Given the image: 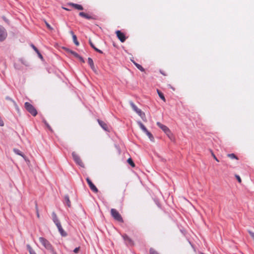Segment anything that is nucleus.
<instances>
[{
	"mask_svg": "<svg viewBox=\"0 0 254 254\" xmlns=\"http://www.w3.org/2000/svg\"><path fill=\"white\" fill-rule=\"evenodd\" d=\"M145 133L148 136V137H149L151 141H154V137L151 132L147 130V132H146Z\"/></svg>",
	"mask_w": 254,
	"mask_h": 254,
	"instance_id": "26",
	"label": "nucleus"
},
{
	"mask_svg": "<svg viewBox=\"0 0 254 254\" xmlns=\"http://www.w3.org/2000/svg\"><path fill=\"white\" fill-rule=\"evenodd\" d=\"M77 59H79V60L81 62H82V63H84L85 62V61H84V59H83V58H82V57H81V56H79V57L77 58Z\"/></svg>",
	"mask_w": 254,
	"mask_h": 254,
	"instance_id": "38",
	"label": "nucleus"
},
{
	"mask_svg": "<svg viewBox=\"0 0 254 254\" xmlns=\"http://www.w3.org/2000/svg\"><path fill=\"white\" fill-rule=\"evenodd\" d=\"M138 125L139 126L140 128L145 133L147 132V129L146 127L143 125V124L140 121L137 122Z\"/></svg>",
	"mask_w": 254,
	"mask_h": 254,
	"instance_id": "19",
	"label": "nucleus"
},
{
	"mask_svg": "<svg viewBox=\"0 0 254 254\" xmlns=\"http://www.w3.org/2000/svg\"><path fill=\"white\" fill-rule=\"evenodd\" d=\"M13 151L17 155L22 156L24 158V159L25 160V161L28 162H30L29 160L27 159V158L24 155V154L23 153H22V152L21 151H20L19 149L14 148Z\"/></svg>",
	"mask_w": 254,
	"mask_h": 254,
	"instance_id": "9",
	"label": "nucleus"
},
{
	"mask_svg": "<svg viewBox=\"0 0 254 254\" xmlns=\"http://www.w3.org/2000/svg\"><path fill=\"white\" fill-rule=\"evenodd\" d=\"M160 72L161 73V74H163V75H165V74H164V72H161V71H160Z\"/></svg>",
	"mask_w": 254,
	"mask_h": 254,
	"instance_id": "49",
	"label": "nucleus"
},
{
	"mask_svg": "<svg viewBox=\"0 0 254 254\" xmlns=\"http://www.w3.org/2000/svg\"><path fill=\"white\" fill-rule=\"evenodd\" d=\"M70 34L72 35V37L73 36V35H75L74 34V33L73 32V31H71L70 32Z\"/></svg>",
	"mask_w": 254,
	"mask_h": 254,
	"instance_id": "46",
	"label": "nucleus"
},
{
	"mask_svg": "<svg viewBox=\"0 0 254 254\" xmlns=\"http://www.w3.org/2000/svg\"><path fill=\"white\" fill-rule=\"evenodd\" d=\"M89 43L91 46V47L94 49L95 51H96V52L100 53V54H102L103 53V52L102 51H101L100 50L97 49L96 47H95V46L94 45V44H93V43L91 42V41L90 40H89Z\"/></svg>",
	"mask_w": 254,
	"mask_h": 254,
	"instance_id": "18",
	"label": "nucleus"
},
{
	"mask_svg": "<svg viewBox=\"0 0 254 254\" xmlns=\"http://www.w3.org/2000/svg\"><path fill=\"white\" fill-rule=\"evenodd\" d=\"M227 156L232 159H235L237 160L238 159V157L234 153L228 154H227Z\"/></svg>",
	"mask_w": 254,
	"mask_h": 254,
	"instance_id": "27",
	"label": "nucleus"
},
{
	"mask_svg": "<svg viewBox=\"0 0 254 254\" xmlns=\"http://www.w3.org/2000/svg\"><path fill=\"white\" fill-rule=\"evenodd\" d=\"M138 125L139 126L140 128L145 133L147 132V129L146 127L143 125V124L140 121L137 122Z\"/></svg>",
	"mask_w": 254,
	"mask_h": 254,
	"instance_id": "20",
	"label": "nucleus"
},
{
	"mask_svg": "<svg viewBox=\"0 0 254 254\" xmlns=\"http://www.w3.org/2000/svg\"><path fill=\"white\" fill-rule=\"evenodd\" d=\"M53 254H57L56 252H53Z\"/></svg>",
	"mask_w": 254,
	"mask_h": 254,
	"instance_id": "50",
	"label": "nucleus"
},
{
	"mask_svg": "<svg viewBox=\"0 0 254 254\" xmlns=\"http://www.w3.org/2000/svg\"><path fill=\"white\" fill-rule=\"evenodd\" d=\"M37 54L38 55L40 59H43V57H42V55L40 54V53L39 52V53H37Z\"/></svg>",
	"mask_w": 254,
	"mask_h": 254,
	"instance_id": "45",
	"label": "nucleus"
},
{
	"mask_svg": "<svg viewBox=\"0 0 254 254\" xmlns=\"http://www.w3.org/2000/svg\"><path fill=\"white\" fill-rule=\"evenodd\" d=\"M137 114L138 115V116H139L141 117V118L142 119V120L143 121L146 122L147 119L146 118L145 114L144 112H143L142 111H141Z\"/></svg>",
	"mask_w": 254,
	"mask_h": 254,
	"instance_id": "21",
	"label": "nucleus"
},
{
	"mask_svg": "<svg viewBox=\"0 0 254 254\" xmlns=\"http://www.w3.org/2000/svg\"><path fill=\"white\" fill-rule=\"evenodd\" d=\"M116 34L117 36L118 37V39L121 41L122 42H124L126 40V37L123 32H122L120 30H118L116 31Z\"/></svg>",
	"mask_w": 254,
	"mask_h": 254,
	"instance_id": "8",
	"label": "nucleus"
},
{
	"mask_svg": "<svg viewBox=\"0 0 254 254\" xmlns=\"http://www.w3.org/2000/svg\"><path fill=\"white\" fill-rule=\"evenodd\" d=\"M26 247L30 254H36V252L33 250L29 245H27Z\"/></svg>",
	"mask_w": 254,
	"mask_h": 254,
	"instance_id": "23",
	"label": "nucleus"
},
{
	"mask_svg": "<svg viewBox=\"0 0 254 254\" xmlns=\"http://www.w3.org/2000/svg\"><path fill=\"white\" fill-rule=\"evenodd\" d=\"M88 63L89 64L90 67L93 70H94L95 68L94 64V62L93 60L91 58H88Z\"/></svg>",
	"mask_w": 254,
	"mask_h": 254,
	"instance_id": "17",
	"label": "nucleus"
},
{
	"mask_svg": "<svg viewBox=\"0 0 254 254\" xmlns=\"http://www.w3.org/2000/svg\"><path fill=\"white\" fill-rule=\"evenodd\" d=\"M56 225L57 226L59 232L62 236L65 237L67 236V233L63 229L61 223H58Z\"/></svg>",
	"mask_w": 254,
	"mask_h": 254,
	"instance_id": "10",
	"label": "nucleus"
},
{
	"mask_svg": "<svg viewBox=\"0 0 254 254\" xmlns=\"http://www.w3.org/2000/svg\"><path fill=\"white\" fill-rule=\"evenodd\" d=\"M69 5L72 6L74 8L77 9L78 10H81L83 9V6L81 5H80V4H78L70 3L69 4Z\"/></svg>",
	"mask_w": 254,
	"mask_h": 254,
	"instance_id": "16",
	"label": "nucleus"
},
{
	"mask_svg": "<svg viewBox=\"0 0 254 254\" xmlns=\"http://www.w3.org/2000/svg\"><path fill=\"white\" fill-rule=\"evenodd\" d=\"M36 213H37V217L39 218L40 217V215H39V211H38V207H37V205L36 206Z\"/></svg>",
	"mask_w": 254,
	"mask_h": 254,
	"instance_id": "42",
	"label": "nucleus"
},
{
	"mask_svg": "<svg viewBox=\"0 0 254 254\" xmlns=\"http://www.w3.org/2000/svg\"><path fill=\"white\" fill-rule=\"evenodd\" d=\"M158 94L159 96L160 97L161 99H162L164 102L166 101L165 98L163 95V94L158 89L157 90Z\"/></svg>",
	"mask_w": 254,
	"mask_h": 254,
	"instance_id": "25",
	"label": "nucleus"
},
{
	"mask_svg": "<svg viewBox=\"0 0 254 254\" xmlns=\"http://www.w3.org/2000/svg\"><path fill=\"white\" fill-rule=\"evenodd\" d=\"M24 107L26 110L32 116H36L37 115V111L35 108L30 103L25 102L24 104Z\"/></svg>",
	"mask_w": 254,
	"mask_h": 254,
	"instance_id": "2",
	"label": "nucleus"
},
{
	"mask_svg": "<svg viewBox=\"0 0 254 254\" xmlns=\"http://www.w3.org/2000/svg\"><path fill=\"white\" fill-rule=\"evenodd\" d=\"M134 65L136 66V67L140 71H144V68L140 64H138L137 63H135V62H133Z\"/></svg>",
	"mask_w": 254,
	"mask_h": 254,
	"instance_id": "24",
	"label": "nucleus"
},
{
	"mask_svg": "<svg viewBox=\"0 0 254 254\" xmlns=\"http://www.w3.org/2000/svg\"><path fill=\"white\" fill-rule=\"evenodd\" d=\"M160 72L161 73V74H163V75H165V74H164V72H161V71H160Z\"/></svg>",
	"mask_w": 254,
	"mask_h": 254,
	"instance_id": "48",
	"label": "nucleus"
},
{
	"mask_svg": "<svg viewBox=\"0 0 254 254\" xmlns=\"http://www.w3.org/2000/svg\"><path fill=\"white\" fill-rule=\"evenodd\" d=\"M39 241L46 249L51 251V252L53 254V252H55V251L53 248L52 245L50 243V242L47 239H45L43 237H40Z\"/></svg>",
	"mask_w": 254,
	"mask_h": 254,
	"instance_id": "1",
	"label": "nucleus"
},
{
	"mask_svg": "<svg viewBox=\"0 0 254 254\" xmlns=\"http://www.w3.org/2000/svg\"><path fill=\"white\" fill-rule=\"evenodd\" d=\"M7 32L5 28L0 26V42L3 41L7 37Z\"/></svg>",
	"mask_w": 254,
	"mask_h": 254,
	"instance_id": "5",
	"label": "nucleus"
},
{
	"mask_svg": "<svg viewBox=\"0 0 254 254\" xmlns=\"http://www.w3.org/2000/svg\"><path fill=\"white\" fill-rule=\"evenodd\" d=\"M52 219L54 221V223L57 225V224L60 223V221L59 220L55 212H53L52 213Z\"/></svg>",
	"mask_w": 254,
	"mask_h": 254,
	"instance_id": "14",
	"label": "nucleus"
},
{
	"mask_svg": "<svg viewBox=\"0 0 254 254\" xmlns=\"http://www.w3.org/2000/svg\"><path fill=\"white\" fill-rule=\"evenodd\" d=\"M68 51H69V52H70V53L72 55H73L75 57H76V58H77L79 57V55L77 53H76V52H74V51H71V50H69Z\"/></svg>",
	"mask_w": 254,
	"mask_h": 254,
	"instance_id": "31",
	"label": "nucleus"
},
{
	"mask_svg": "<svg viewBox=\"0 0 254 254\" xmlns=\"http://www.w3.org/2000/svg\"><path fill=\"white\" fill-rule=\"evenodd\" d=\"M122 237L123 238L126 245L131 246L134 245L133 240L127 234L123 235Z\"/></svg>",
	"mask_w": 254,
	"mask_h": 254,
	"instance_id": "6",
	"label": "nucleus"
},
{
	"mask_svg": "<svg viewBox=\"0 0 254 254\" xmlns=\"http://www.w3.org/2000/svg\"><path fill=\"white\" fill-rule=\"evenodd\" d=\"M32 47L33 48V49H34V50L37 53H39V51L37 49V48L33 45H31Z\"/></svg>",
	"mask_w": 254,
	"mask_h": 254,
	"instance_id": "37",
	"label": "nucleus"
},
{
	"mask_svg": "<svg viewBox=\"0 0 254 254\" xmlns=\"http://www.w3.org/2000/svg\"><path fill=\"white\" fill-rule=\"evenodd\" d=\"M129 104L133 110L137 114H138V113L141 111L140 109H138L132 101H130Z\"/></svg>",
	"mask_w": 254,
	"mask_h": 254,
	"instance_id": "13",
	"label": "nucleus"
},
{
	"mask_svg": "<svg viewBox=\"0 0 254 254\" xmlns=\"http://www.w3.org/2000/svg\"><path fill=\"white\" fill-rule=\"evenodd\" d=\"M149 254H159V253L156 251L153 248H150L149 250Z\"/></svg>",
	"mask_w": 254,
	"mask_h": 254,
	"instance_id": "30",
	"label": "nucleus"
},
{
	"mask_svg": "<svg viewBox=\"0 0 254 254\" xmlns=\"http://www.w3.org/2000/svg\"><path fill=\"white\" fill-rule=\"evenodd\" d=\"M98 122L103 129L106 131L108 130V126L105 122L99 119L98 120Z\"/></svg>",
	"mask_w": 254,
	"mask_h": 254,
	"instance_id": "12",
	"label": "nucleus"
},
{
	"mask_svg": "<svg viewBox=\"0 0 254 254\" xmlns=\"http://www.w3.org/2000/svg\"><path fill=\"white\" fill-rule=\"evenodd\" d=\"M127 162L131 167H135V164L131 158H128L127 160Z\"/></svg>",
	"mask_w": 254,
	"mask_h": 254,
	"instance_id": "28",
	"label": "nucleus"
},
{
	"mask_svg": "<svg viewBox=\"0 0 254 254\" xmlns=\"http://www.w3.org/2000/svg\"><path fill=\"white\" fill-rule=\"evenodd\" d=\"M211 154H212V156H213V158L217 162H219V160L217 158V157H216V156L214 154V153L211 152Z\"/></svg>",
	"mask_w": 254,
	"mask_h": 254,
	"instance_id": "39",
	"label": "nucleus"
},
{
	"mask_svg": "<svg viewBox=\"0 0 254 254\" xmlns=\"http://www.w3.org/2000/svg\"><path fill=\"white\" fill-rule=\"evenodd\" d=\"M253 240H254V239H253Z\"/></svg>",
	"mask_w": 254,
	"mask_h": 254,
	"instance_id": "51",
	"label": "nucleus"
},
{
	"mask_svg": "<svg viewBox=\"0 0 254 254\" xmlns=\"http://www.w3.org/2000/svg\"><path fill=\"white\" fill-rule=\"evenodd\" d=\"M165 133L166 134V135L168 136V137L170 139H172L173 136V134L171 133V132L170 129H169V132H165Z\"/></svg>",
	"mask_w": 254,
	"mask_h": 254,
	"instance_id": "32",
	"label": "nucleus"
},
{
	"mask_svg": "<svg viewBox=\"0 0 254 254\" xmlns=\"http://www.w3.org/2000/svg\"><path fill=\"white\" fill-rule=\"evenodd\" d=\"M64 200H65V202L66 204V205L69 207H70L71 206V203H70V201L69 200V198L68 197V195H65V197H64Z\"/></svg>",
	"mask_w": 254,
	"mask_h": 254,
	"instance_id": "22",
	"label": "nucleus"
},
{
	"mask_svg": "<svg viewBox=\"0 0 254 254\" xmlns=\"http://www.w3.org/2000/svg\"><path fill=\"white\" fill-rule=\"evenodd\" d=\"M249 233L250 235H251V236L252 237V238L253 239H254V233L251 231H249Z\"/></svg>",
	"mask_w": 254,
	"mask_h": 254,
	"instance_id": "40",
	"label": "nucleus"
},
{
	"mask_svg": "<svg viewBox=\"0 0 254 254\" xmlns=\"http://www.w3.org/2000/svg\"><path fill=\"white\" fill-rule=\"evenodd\" d=\"M64 9H65V10H69V9H68V8H64Z\"/></svg>",
	"mask_w": 254,
	"mask_h": 254,
	"instance_id": "47",
	"label": "nucleus"
},
{
	"mask_svg": "<svg viewBox=\"0 0 254 254\" xmlns=\"http://www.w3.org/2000/svg\"><path fill=\"white\" fill-rule=\"evenodd\" d=\"M13 103L14 105V106L15 107V109L18 112H19V107L18 106V105H17V104L16 103V102L14 101H13Z\"/></svg>",
	"mask_w": 254,
	"mask_h": 254,
	"instance_id": "35",
	"label": "nucleus"
},
{
	"mask_svg": "<svg viewBox=\"0 0 254 254\" xmlns=\"http://www.w3.org/2000/svg\"><path fill=\"white\" fill-rule=\"evenodd\" d=\"M86 181L90 188V189L95 192H97L98 191V190L97 188L96 187V186L93 184L92 181L88 178H86Z\"/></svg>",
	"mask_w": 254,
	"mask_h": 254,
	"instance_id": "7",
	"label": "nucleus"
},
{
	"mask_svg": "<svg viewBox=\"0 0 254 254\" xmlns=\"http://www.w3.org/2000/svg\"><path fill=\"white\" fill-rule=\"evenodd\" d=\"M72 39H73V41L74 43L75 44V45L76 46H78L79 45V43L77 40V37H76V35H73Z\"/></svg>",
	"mask_w": 254,
	"mask_h": 254,
	"instance_id": "29",
	"label": "nucleus"
},
{
	"mask_svg": "<svg viewBox=\"0 0 254 254\" xmlns=\"http://www.w3.org/2000/svg\"><path fill=\"white\" fill-rule=\"evenodd\" d=\"M5 99L7 100L11 101L13 102V100L11 98H10L9 97H8V96L6 97Z\"/></svg>",
	"mask_w": 254,
	"mask_h": 254,
	"instance_id": "44",
	"label": "nucleus"
},
{
	"mask_svg": "<svg viewBox=\"0 0 254 254\" xmlns=\"http://www.w3.org/2000/svg\"><path fill=\"white\" fill-rule=\"evenodd\" d=\"M79 15L81 16V17H83L86 19H94L93 17L90 15H89L87 13H85L83 12H79Z\"/></svg>",
	"mask_w": 254,
	"mask_h": 254,
	"instance_id": "15",
	"label": "nucleus"
},
{
	"mask_svg": "<svg viewBox=\"0 0 254 254\" xmlns=\"http://www.w3.org/2000/svg\"><path fill=\"white\" fill-rule=\"evenodd\" d=\"M235 177H236V178L237 179V181H238V182L239 183H241L242 182L241 179L239 175H235Z\"/></svg>",
	"mask_w": 254,
	"mask_h": 254,
	"instance_id": "34",
	"label": "nucleus"
},
{
	"mask_svg": "<svg viewBox=\"0 0 254 254\" xmlns=\"http://www.w3.org/2000/svg\"><path fill=\"white\" fill-rule=\"evenodd\" d=\"M157 125L165 133L169 132V128L166 126L162 124L160 122L157 123Z\"/></svg>",
	"mask_w": 254,
	"mask_h": 254,
	"instance_id": "11",
	"label": "nucleus"
},
{
	"mask_svg": "<svg viewBox=\"0 0 254 254\" xmlns=\"http://www.w3.org/2000/svg\"><path fill=\"white\" fill-rule=\"evenodd\" d=\"M45 124L46 125V126L48 127V128L51 130L52 131V129L51 128V127L49 125V124L47 123L46 121H44Z\"/></svg>",
	"mask_w": 254,
	"mask_h": 254,
	"instance_id": "36",
	"label": "nucleus"
},
{
	"mask_svg": "<svg viewBox=\"0 0 254 254\" xmlns=\"http://www.w3.org/2000/svg\"><path fill=\"white\" fill-rule=\"evenodd\" d=\"M4 125V123L3 121H2L1 118L0 117V126H3Z\"/></svg>",
	"mask_w": 254,
	"mask_h": 254,
	"instance_id": "43",
	"label": "nucleus"
},
{
	"mask_svg": "<svg viewBox=\"0 0 254 254\" xmlns=\"http://www.w3.org/2000/svg\"><path fill=\"white\" fill-rule=\"evenodd\" d=\"M79 249L80 247L76 248L75 249H74L73 252L76 254L77 253L79 252Z\"/></svg>",
	"mask_w": 254,
	"mask_h": 254,
	"instance_id": "41",
	"label": "nucleus"
},
{
	"mask_svg": "<svg viewBox=\"0 0 254 254\" xmlns=\"http://www.w3.org/2000/svg\"><path fill=\"white\" fill-rule=\"evenodd\" d=\"M72 157L74 162L79 166L84 168L85 166L79 155L75 152L72 153Z\"/></svg>",
	"mask_w": 254,
	"mask_h": 254,
	"instance_id": "4",
	"label": "nucleus"
},
{
	"mask_svg": "<svg viewBox=\"0 0 254 254\" xmlns=\"http://www.w3.org/2000/svg\"><path fill=\"white\" fill-rule=\"evenodd\" d=\"M111 214L114 219L116 221L120 222H123V219L122 216L116 209L112 208L111 209Z\"/></svg>",
	"mask_w": 254,
	"mask_h": 254,
	"instance_id": "3",
	"label": "nucleus"
},
{
	"mask_svg": "<svg viewBox=\"0 0 254 254\" xmlns=\"http://www.w3.org/2000/svg\"><path fill=\"white\" fill-rule=\"evenodd\" d=\"M45 24L47 27V28L50 30H52L53 29V28L50 26V25L47 22V21H45Z\"/></svg>",
	"mask_w": 254,
	"mask_h": 254,
	"instance_id": "33",
	"label": "nucleus"
}]
</instances>
